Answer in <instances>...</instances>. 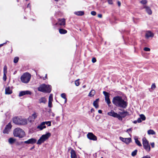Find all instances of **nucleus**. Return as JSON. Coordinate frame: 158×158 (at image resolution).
<instances>
[{
    "label": "nucleus",
    "instance_id": "nucleus-1",
    "mask_svg": "<svg viewBox=\"0 0 158 158\" xmlns=\"http://www.w3.org/2000/svg\"><path fill=\"white\" fill-rule=\"evenodd\" d=\"M112 102L116 106L124 109L126 108L127 105V102L121 97L118 96L114 97Z\"/></svg>",
    "mask_w": 158,
    "mask_h": 158
},
{
    "label": "nucleus",
    "instance_id": "nucleus-2",
    "mask_svg": "<svg viewBox=\"0 0 158 158\" xmlns=\"http://www.w3.org/2000/svg\"><path fill=\"white\" fill-rule=\"evenodd\" d=\"M122 112H119L118 114L115 113L114 110H112L110 112L107 113V114L110 116H112L114 118H118L119 120L122 121L123 118H124L127 116L129 115L128 112L124 110H121Z\"/></svg>",
    "mask_w": 158,
    "mask_h": 158
},
{
    "label": "nucleus",
    "instance_id": "nucleus-3",
    "mask_svg": "<svg viewBox=\"0 0 158 158\" xmlns=\"http://www.w3.org/2000/svg\"><path fill=\"white\" fill-rule=\"evenodd\" d=\"M12 121L14 123L18 125H26L27 123V120L26 119L20 117H15L13 118Z\"/></svg>",
    "mask_w": 158,
    "mask_h": 158
},
{
    "label": "nucleus",
    "instance_id": "nucleus-4",
    "mask_svg": "<svg viewBox=\"0 0 158 158\" xmlns=\"http://www.w3.org/2000/svg\"><path fill=\"white\" fill-rule=\"evenodd\" d=\"M39 91L43 93H50L51 91V86L48 85L42 84L38 88Z\"/></svg>",
    "mask_w": 158,
    "mask_h": 158
},
{
    "label": "nucleus",
    "instance_id": "nucleus-5",
    "mask_svg": "<svg viewBox=\"0 0 158 158\" xmlns=\"http://www.w3.org/2000/svg\"><path fill=\"white\" fill-rule=\"evenodd\" d=\"M13 134L15 137L22 138L25 136L24 131L20 128H17L14 129Z\"/></svg>",
    "mask_w": 158,
    "mask_h": 158
},
{
    "label": "nucleus",
    "instance_id": "nucleus-6",
    "mask_svg": "<svg viewBox=\"0 0 158 158\" xmlns=\"http://www.w3.org/2000/svg\"><path fill=\"white\" fill-rule=\"evenodd\" d=\"M31 75L28 73H24L20 77L21 81L24 83H28L30 81Z\"/></svg>",
    "mask_w": 158,
    "mask_h": 158
},
{
    "label": "nucleus",
    "instance_id": "nucleus-7",
    "mask_svg": "<svg viewBox=\"0 0 158 158\" xmlns=\"http://www.w3.org/2000/svg\"><path fill=\"white\" fill-rule=\"evenodd\" d=\"M51 135V134L49 132H48L45 135H42L40 139L38 140L37 143V144H41L42 143L46 141V140L48 139Z\"/></svg>",
    "mask_w": 158,
    "mask_h": 158
},
{
    "label": "nucleus",
    "instance_id": "nucleus-8",
    "mask_svg": "<svg viewBox=\"0 0 158 158\" xmlns=\"http://www.w3.org/2000/svg\"><path fill=\"white\" fill-rule=\"evenodd\" d=\"M142 141L143 147L144 149L147 152H149L150 151L151 148L148 140L145 137H144L142 139Z\"/></svg>",
    "mask_w": 158,
    "mask_h": 158
},
{
    "label": "nucleus",
    "instance_id": "nucleus-9",
    "mask_svg": "<svg viewBox=\"0 0 158 158\" xmlns=\"http://www.w3.org/2000/svg\"><path fill=\"white\" fill-rule=\"evenodd\" d=\"M103 93L105 96V100L106 102L107 103L108 106H110V104L111 103V102L109 98V94L105 91L103 92Z\"/></svg>",
    "mask_w": 158,
    "mask_h": 158
},
{
    "label": "nucleus",
    "instance_id": "nucleus-10",
    "mask_svg": "<svg viewBox=\"0 0 158 158\" xmlns=\"http://www.w3.org/2000/svg\"><path fill=\"white\" fill-rule=\"evenodd\" d=\"M87 138L91 140L96 141L97 140V137L92 133L89 132L87 134Z\"/></svg>",
    "mask_w": 158,
    "mask_h": 158
},
{
    "label": "nucleus",
    "instance_id": "nucleus-11",
    "mask_svg": "<svg viewBox=\"0 0 158 158\" xmlns=\"http://www.w3.org/2000/svg\"><path fill=\"white\" fill-rule=\"evenodd\" d=\"M119 139L123 142L127 144L129 143L131 141V139L130 138H124L122 137H120Z\"/></svg>",
    "mask_w": 158,
    "mask_h": 158
},
{
    "label": "nucleus",
    "instance_id": "nucleus-12",
    "mask_svg": "<svg viewBox=\"0 0 158 158\" xmlns=\"http://www.w3.org/2000/svg\"><path fill=\"white\" fill-rule=\"evenodd\" d=\"M36 140L35 138H31L23 142L25 143L33 144L36 143Z\"/></svg>",
    "mask_w": 158,
    "mask_h": 158
},
{
    "label": "nucleus",
    "instance_id": "nucleus-13",
    "mask_svg": "<svg viewBox=\"0 0 158 158\" xmlns=\"http://www.w3.org/2000/svg\"><path fill=\"white\" fill-rule=\"evenodd\" d=\"M65 24V20L64 19H59L58 23L56 25L60 26H64Z\"/></svg>",
    "mask_w": 158,
    "mask_h": 158
},
{
    "label": "nucleus",
    "instance_id": "nucleus-14",
    "mask_svg": "<svg viewBox=\"0 0 158 158\" xmlns=\"http://www.w3.org/2000/svg\"><path fill=\"white\" fill-rule=\"evenodd\" d=\"M31 94V92L29 91H23L20 92L19 94V96L21 97L26 94L30 95Z\"/></svg>",
    "mask_w": 158,
    "mask_h": 158
},
{
    "label": "nucleus",
    "instance_id": "nucleus-15",
    "mask_svg": "<svg viewBox=\"0 0 158 158\" xmlns=\"http://www.w3.org/2000/svg\"><path fill=\"white\" fill-rule=\"evenodd\" d=\"M37 115L35 113L33 114L31 116H30L28 118V120L30 122L33 121L37 117Z\"/></svg>",
    "mask_w": 158,
    "mask_h": 158
},
{
    "label": "nucleus",
    "instance_id": "nucleus-16",
    "mask_svg": "<svg viewBox=\"0 0 158 158\" xmlns=\"http://www.w3.org/2000/svg\"><path fill=\"white\" fill-rule=\"evenodd\" d=\"M143 8L145 9V10L146 12L149 14V15H151L152 14V11L151 10L150 8L147 6H143Z\"/></svg>",
    "mask_w": 158,
    "mask_h": 158
},
{
    "label": "nucleus",
    "instance_id": "nucleus-17",
    "mask_svg": "<svg viewBox=\"0 0 158 158\" xmlns=\"http://www.w3.org/2000/svg\"><path fill=\"white\" fill-rule=\"evenodd\" d=\"M71 158H77V156L75 151L73 149L71 150Z\"/></svg>",
    "mask_w": 158,
    "mask_h": 158
},
{
    "label": "nucleus",
    "instance_id": "nucleus-18",
    "mask_svg": "<svg viewBox=\"0 0 158 158\" xmlns=\"http://www.w3.org/2000/svg\"><path fill=\"white\" fill-rule=\"evenodd\" d=\"M44 122H42L41 124L37 127L38 129H39L40 130H42L43 129L46 127L45 125H44Z\"/></svg>",
    "mask_w": 158,
    "mask_h": 158
},
{
    "label": "nucleus",
    "instance_id": "nucleus-19",
    "mask_svg": "<svg viewBox=\"0 0 158 158\" xmlns=\"http://www.w3.org/2000/svg\"><path fill=\"white\" fill-rule=\"evenodd\" d=\"M153 34L150 31H147L145 34V36L147 38H148L150 37H153Z\"/></svg>",
    "mask_w": 158,
    "mask_h": 158
},
{
    "label": "nucleus",
    "instance_id": "nucleus-20",
    "mask_svg": "<svg viewBox=\"0 0 158 158\" xmlns=\"http://www.w3.org/2000/svg\"><path fill=\"white\" fill-rule=\"evenodd\" d=\"M12 93V90L10 89L9 86L6 87L5 89L6 94H11Z\"/></svg>",
    "mask_w": 158,
    "mask_h": 158
},
{
    "label": "nucleus",
    "instance_id": "nucleus-21",
    "mask_svg": "<svg viewBox=\"0 0 158 158\" xmlns=\"http://www.w3.org/2000/svg\"><path fill=\"white\" fill-rule=\"evenodd\" d=\"M99 101V99H97L95 101H94L93 102V104L94 106L96 108H97L98 107V102Z\"/></svg>",
    "mask_w": 158,
    "mask_h": 158
},
{
    "label": "nucleus",
    "instance_id": "nucleus-22",
    "mask_svg": "<svg viewBox=\"0 0 158 158\" xmlns=\"http://www.w3.org/2000/svg\"><path fill=\"white\" fill-rule=\"evenodd\" d=\"M74 13L78 16H82L84 14V11H77L74 12Z\"/></svg>",
    "mask_w": 158,
    "mask_h": 158
},
{
    "label": "nucleus",
    "instance_id": "nucleus-23",
    "mask_svg": "<svg viewBox=\"0 0 158 158\" xmlns=\"http://www.w3.org/2000/svg\"><path fill=\"white\" fill-rule=\"evenodd\" d=\"M95 93V91L94 89H92L89 93L88 96L90 97H92L94 95Z\"/></svg>",
    "mask_w": 158,
    "mask_h": 158
},
{
    "label": "nucleus",
    "instance_id": "nucleus-24",
    "mask_svg": "<svg viewBox=\"0 0 158 158\" xmlns=\"http://www.w3.org/2000/svg\"><path fill=\"white\" fill-rule=\"evenodd\" d=\"M59 32L60 34H65L67 33V30L63 29H60Z\"/></svg>",
    "mask_w": 158,
    "mask_h": 158
},
{
    "label": "nucleus",
    "instance_id": "nucleus-25",
    "mask_svg": "<svg viewBox=\"0 0 158 158\" xmlns=\"http://www.w3.org/2000/svg\"><path fill=\"white\" fill-rule=\"evenodd\" d=\"M39 101L40 103H45L46 102V100L44 97H42L39 99Z\"/></svg>",
    "mask_w": 158,
    "mask_h": 158
},
{
    "label": "nucleus",
    "instance_id": "nucleus-26",
    "mask_svg": "<svg viewBox=\"0 0 158 158\" xmlns=\"http://www.w3.org/2000/svg\"><path fill=\"white\" fill-rule=\"evenodd\" d=\"M135 140L136 143L139 146L141 147L142 146V144L140 141L138 140L137 138H136V137L135 138Z\"/></svg>",
    "mask_w": 158,
    "mask_h": 158
},
{
    "label": "nucleus",
    "instance_id": "nucleus-27",
    "mask_svg": "<svg viewBox=\"0 0 158 158\" xmlns=\"http://www.w3.org/2000/svg\"><path fill=\"white\" fill-rule=\"evenodd\" d=\"M15 141V139L12 138H10L8 142L10 144H12Z\"/></svg>",
    "mask_w": 158,
    "mask_h": 158
},
{
    "label": "nucleus",
    "instance_id": "nucleus-28",
    "mask_svg": "<svg viewBox=\"0 0 158 158\" xmlns=\"http://www.w3.org/2000/svg\"><path fill=\"white\" fill-rule=\"evenodd\" d=\"M148 133L149 135H155V132L152 130H150L148 131Z\"/></svg>",
    "mask_w": 158,
    "mask_h": 158
},
{
    "label": "nucleus",
    "instance_id": "nucleus-29",
    "mask_svg": "<svg viewBox=\"0 0 158 158\" xmlns=\"http://www.w3.org/2000/svg\"><path fill=\"white\" fill-rule=\"evenodd\" d=\"M140 118L143 121H144L146 119L145 116L143 114H141L140 115Z\"/></svg>",
    "mask_w": 158,
    "mask_h": 158
},
{
    "label": "nucleus",
    "instance_id": "nucleus-30",
    "mask_svg": "<svg viewBox=\"0 0 158 158\" xmlns=\"http://www.w3.org/2000/svg\"><path fill=\"white\" fill-rule=\"evenodd\" d=\"M12 127V125L10 123H9L6 127V128L8 129L9 130H10Z\"/></svg>",
    "mask_w": 158,
    "mask_h": 158
},
{
    "label": "nucleus",
    "instance_id": "nucleus-31",
    "mask_svg": "<svg viewBox=\"0 0 158 158\" xmlns=\"http://www.w3.org/2000/svg\"><path fill=\"white\" fill-rule=\"evenodd\" d=\"M10 130H9L5 127V129L3 131V132L4 133H8L10 131Z\"/></svg>",
    "mask_w": 158,
    "mask_h": 158
},
{
    "label": "nucleus",
    "instance_id": "nucleus-32",
    "mask_svg": "<svg viewBox=\"0 0 158 158\" xmlns=\"http://www.w3.org/2000/svg\"><path fill=\"white\" fill-rule=\"evenodd\" d=\"M7 67L6 65H5L3 68V73H7Z\"/></svg>",
    "mask_w": 158,
    "mask_h": 158
},
{
    "label": "nucleus",
    "instance_id": "nucleus-33",
    "mask_svg": "<svg viewBox=\"0 0 158 158\" xmlns=\"http://www.w3.org/2000/svg\"><path fill=\"white\" fill-rule=\"evenodd\" d=\"M137 152V150H135L133 151L131 153L132 156H135L136 155Z\"/></svg>",
    "mask_w": 158,
    "mask_h": 158
},
{
    "label": "nucleus",
    "instance_id": "nucleus-34",
    "mask_svg": "<svg viewBox=\"0 0 158 158\" xmlns=\"http://www.w3.org/2000/svg\"><path fill=\"white\" fill-rule=\"evenodd\" d=\"M140 3L144 5L146 4L147 2V1L146 0H142L140 1Z\"/></svg>",
    "mask_w": 158,
    "mask_h": 158
},
{
    "label": "nucleus",
    "instance_id": "nucleus-35",
    "mask_svg": "<svg viewBox=\"0 0 158 158\" xmlns=\"http://www.w3.org/2000/svg\"><path fill=\"white\" fill-rule=\"evenodd\" d=\"M44 122V125H45V124H46L47 125L48 124V126H51V122L48 121L47 122Z\"/></svg>",
    "mask_w": 158,
    "mask_h": 158
},
{
    "label": "nucleus",
    "instance_id": "nucleus-36",
    "mask_svg": "<svg viewBox=\"0 0 158 158\" xmlns=\"http://www.w3.org/2000/svg\"><path fill=\"white\" fill-rule=\"evenodd\" d=\"M19 60V58L18 57H15L14 58V62L15 63H16L18 62Z\"/></svg>",
    "mask_w": 158,
    "mask_h": 158
},
{
    "label": "nucleus",
    "instance_id": "nucleus-37",
    "mask_svg": "<svg viewBox=\"0 0 158 158\" xmlns=\"http://www.w3.org/2000/svg\"><path fill=\"white\" fill-rule=\"evenodd\" d=\"M53 100V95L52 94H51L49 97L48 101H52Z\"/></svg>",
    "mask_w": 158,
    "mask_h": 158
},
{
    "label": "nucleus",
    "instance_id": "nucleus-38",
    "mask_svg": "<svg viewBox=\"0 0 158 158\" xmlns=\"http://www.w3.org/2000/svg\"><path fill=\"white\" fill-rule=\"evenodd\" d=\"M79 79L76 80L75 82V84L77 86H78L80 85V83L79 81Z\"/></svg>",
    "mask_w": 158,
    "mask_h": 158
},
{
    "label": "nucleus",
    "instance_id": "nucleus-39",
    "mask_svg": "<svg viewBox=\"0 0 158 158\" xmlns=\"http://www.w3.org/2000/svg\"><path fill=\"white\" fill-rule=\"evenodd\" d=\"M52 101H48V106L50 108L52 106Z\"/></svg>",
    "mask_w": 158,
    "mask_h": 158
},
{
    "label": "nucleus",
    "instance_id": "nucleus-40",
    "mask_svg": "<svg viewBox=\"0 0 158 158\" xmlns=\"http://www.w3.org/2000/svg\"><path fill=\"white\" fill-rule=\"evenodd\" d=\"M61 97H62L63 98L66 99V100L67 99L66 98V95L64 93H62L61 94Z\"/></svg>",
    "mask_w": 158,
    "mask_h": 158
},
{
    "label": "nucleus",
    "instance_id": "nucleus-41",
    "mask_svg": "<svg viewBox=\"0 0 158 158\" xmlns=\"http://www.w3.org/2000/svg\"><path fill=\"white\" fill-rule=\"evenodd\" d=\"M6 73H3V80L5 81L6 79Z\"/></svg>",
    "mask_w": 158,
    "mask_h": 158
},
{
    "label": "nucleus",
    "instance_id": "nucleus-42",
    "mask_svg": "<svg viewBox=\"0 0 158 158\" xmlns=\"http://www.w3.org/2000/svg\"><path fill=\"white\" fill-rule=\"evenodd\" d=\"M144 50L145 51H150V49L147 47H145L144 48Z\"/></svg>",
    "mask_w": 158,
    "mask_h": 158
},
{
    "label": "nucleus",
    "instance_id": "nucleus-43",
    "mask_svg": "<svg viewBox=\"0 0 158 158\" xmlns=\"http://www.w3.org/2000/svg\"><path fill=\"white\" fill-rule=\"evenodd\" d=\"M91 14L93 15V16H95L96 15V13L95 11H92L91 12Z\"/></svg>",
    "mask_w": 158,
    "mask_h": 158
},
{
    "label": "nucleus",
    "instance_id": "nucleus-44",
    "mask_svg": "<svg viewBox=\"0 0 158 158\" xmlns=\"http://www.w3.org/2000/svg\"><path fill=\"white\" fill-rule=\"evenodd\" d=\"M156 86L154 83L152 85V86H151V89H155L156 88Z\"/></svg>",
    "mask_w": 158,
    "mask_h": 158
},
{
    "label": "nucleus",
    "instance_id": "nucleus-45",
    "mask_svg": "<svg viewBox=\"0 0 158 158\" xmlns=\"http://www.w3.org/2000/svg\"><path fill=\"white\" fill-rule=\"evenodd\" d=\"M92 61L93 63H94L96 61V60L94 57L93 58L92 60Z\"/></svg>",
    "mask_w": 158,
    "mask_h": 158
},
{
    "label": "nucleus",
    "instance_id": "nucleus-46",
    "mask_svg": "<svg viewBox=\"0 0 158 158\" xmlns=\"http://www.w3.org/2000/svg\"><path fill=\"white\" fill-rule=\"evenodd\" d=\"M108 2V3L110 4H113V1L112 0H107Z\"/></svg>",
    "mask_w": 158,
    "mask_h": 158
},
{
    "label": "nucleus",
    "instance_id": "nucleus-47",
    "mask_svg": "<svg viewBox=\"0 0 158 158\" xmlns=\"http://www.w3.org/2000/svg\"><path fill=\"white\" fill-rule=\"evenodd\" d=\"M132 128H130L128 129L127 130L126 132L129 133V131H132Z\"/></svg>",
    "mask_w": 158,
    "mask_h": 158
},
{
    "label": "nucleus",
    "instance_id": "nucleus-48",
    "mask_svg": "<svg viewBox=\"0 0 158 158\" xmlns=\"http://www.w3.org/2000/svg\"><path fill=\"white\" fill-rule=\"evenodd\" d=\"M142 120L141 119V118H139L137 120V121L138 123H140L142 122Z\"/></svg>",
    "mask_w": 158,
    "mask_h": 158
},
{
    "label": "nucleus",
    "instance_id": "nucleus-49",
    "mask_svg": "<svg viewBox=\"0 0 158 158\" xmlns=\"http://www.w3.org/2000/svg\"><path fill=\"white\" fill-rule=\"evenodd\" d=\"M151 145L152 146V147L153 148L154 147L155 143L154 142H152L151 143Z\"/></svg>",
    "mask_w": 158,
    "mask_h": 158
},
{
    "label": "nucleus",
    "instance_id": "nucleus-50",
    "mask_svg": "<svg viewBox=\"0 0 158 158\" xmlns=\"http://www.w3.org/2000/svg\"><path fill=\"white\" fill-rule=\"evenodd\" d=\"M98 17L99 18H102V14H100L98 15Z\"/></svg>",
    "mask_w": 158,
    "mask_h": 158
},
{
    "label": "nucleus",
    "instance_id": "nucleus-51",
    "mask_svg": "<svg viewBox=\"0 0 158 158\" xmlns=\"http://www.w3.org/2000/svg\"><path fill=\"white\" fill-rule=\"evenodd\" d=\"M47 74H46L45 75V76L44 77H43V79L44 80H45L46 79H47Z\"/></svg>",
    "mask_w": 158,
    "mask_h": 158
},
{
    "label": "nucleus",
    "instance_id": "nucleus-52",
    "mask_svg": "<svg viewBox=\"0 0 158 158\" xmlns=\"http://www.w3.org/2000/svg\"><path fill=\"white\" fill-rule=\"evenodd\" d=\"M118 5L119 6H121V3L119 1H118L117 2Z\"/></svg>",
    "mask_w": 158,
    "mask_h": 158
},
{
    "label": "nucleus",
    "instance_id": "nucleus-53",
    "mask_svg": "<svg viewBox=\"0 0 158 158\" xmlns=\"http://www.w3.org/2000/svg\"><path fill=\"white\" fill-rule=\"evenodd\" d=\"M102 111L101 110H98V113H99L100 114L102 113Z\"/></svg>",
    "mask_w": 158,
    "mask_h": 158
},
{
    "label": "nucleus",
    "instance_id": "nucleus-54",
    "mask_svg": "<svg viewBox=\"0 0 158 158\" xmlns=\"http://www.w3.org/2000/svg\"><path fill=\"white\" fill-rule=\"evenodd\" d=\"M6 43L0 44V48L1 47H2V46H3V45L4 44H5Z\"/></svg>",
    "mask_w": 158,
    "mask_h": 158
},
{
    "label": "nucleus",
    "instance_id": "nucleus-55",
    "mask_svg": "<svg viewBox=\"0 0 158 158\" xmlns=\"http://www.w3.org/2000/svg\"><path fill=\"white\" fill-rule=\"evenodd\" d=\"M137 122H138L137 121V120H135L133 122V123L135 124Z\"/></svg>",
    "mask_w": 158,
    "mask_h": 158
},
{
    "label": "nucleus",
    "instance_id": "nucleus-56",
    "mask_svg": "<svg viewBox=\"0 0 158 158\" xmlns=\"http://www.w3.org/2000/svg\"><path fill=\"white\" fill-rule=\"evenodd\" d=\"M94 111V109L93 108H92L91 109V111L92 112H93V111Z\"/></svg>",
    "mask_w": 158,
    "mask_h": 158
},
{
    "label": "nucleus",
    "instance_id": "nucleus-57",
    "mask_svg": "<svg viewBox=\"0 0 158 158\" xmlns=\"http://www.w3.org/2000/svg\"><path fill=\"white\" fill-rule=\"evenodd\" d=\"M30 3H29V4H28V5H27V7H29L30 6Z\"/></svg>",
    "mask_w": 158,
    "mask_h": 158
},
{
    "label": "nucleus",
    "instance_id": "nucleus-58",
    "mask_svg": "<svg viewBox=\"0 0 158 158\" xmlns=\"http://www.w3.org/2000/svg\"><path fill=\"white\" fill-rule=\"evenodd\" d=\"M34 148V146H33V147H32V148H31L30 150H31L32 149H33Z\"/></svg>",
    "mask_w": 158,
    "mask_h": 158
},
{
    "label": "nucleus",
    "instance_id": "nucleus-59",
    "mask_svg": "<svg viewBox=\"0 0 158 158\" xmlns=\"http://www.w3.org/2000/svg\"><path fill=\"white\" fill-rule=\"evenodd\" d=\"M85 85L83 86V88H85Z\"/></svg>",
    "mask_w": 158,
    "mask_h": 158
},
{
    "label": "nucleus",
    "instance_id": "nucleus-60",
    "mask_svg": "<svg viewBox=\"0 0 158 158\" xmlns=\"http://www.w3.org/2000/svg\"><path fill=\"white\" fill-rule=\"evenodd\" d=\"M66 100H66V99L65 100V102H66Z\"/></svg>",
    "mask_w": 158,
    "mask_h": 158
},
{
    "label": "nucleus",
    "instance_id": "nucleus-61",
    "mask_svg": "<svg viewBox=\"0 0 158 158\" xmlns=\"http://www.w3.org/2000/svg\"><path fill=\"white\" fill-rule=\"evenodd\" d=\"M101 158H103L102 157H101Z\"/></svg>",
    "mask_w": 158,
    "mask_h": 158
}]
</instances>
